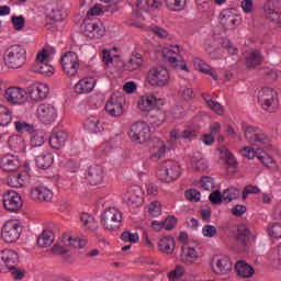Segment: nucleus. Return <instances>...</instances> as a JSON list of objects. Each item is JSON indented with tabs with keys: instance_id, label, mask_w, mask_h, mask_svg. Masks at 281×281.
<instances>
[{
	"instance_id": "f257e3e1",
	"label": "nucleus",
	"mask_w": 281,
	"mask_h": 281,
	"mask_svg": "<svg viewBox=\"0 0 281 281\" xmlns=\"http://www.w3.org/2000/svg\"><path fill=\"white\" fill-rule=\"evenodd\" d=\"M245 138L252 147H244L240 155L247 159L257 157L266 168H276V160L269 154L260 151L263 148H271V136L262 130L252 125H243Z\"/></svg>"
},
{
	"instance_id": "f03ea898",
	"label": "nucleus",
	"mask_w": 281,
	"mask_h": 281,
	"mask_svg": "<svg viewBox=\"0 0 281 281\" xmlns=\"http://www.w3.org/2000/svg\"><path fill=\"white\" fill-rule=\"evenodd\" d=\"M27 61V50L21 45H12L4 53V65L9 69H21Z\"/></svg>"
},
{
	"instance_id": "7ed1b4c3",
	"label": "nucleus",
	"mask_w": 281,
	"mask_h": 281,
	"mask_svg": "<svg viewBox=\"0 0 281 281\" xmlns=\"http://www.w3.org/2000/svg\"><path fill=\"white\" fill-rule=\"evenodd\" d=\"M156 177L162 183H172L181 177V166L175 160H166L158 166Z\"/></svg>"
},
{
	"instance_id": "20e7f679",
	"label": "nucleus",
	"mask_w": 281,
	"mask_h": 281,
	"mask_svg": "<svg viewBox=\"0 0 281 281\" xmlns=\"http://www.w3.org/2000/svg\"><path fill=\"white\" fill-rule=\"evenodd\" d=\"M258 104L267 113H276L280 101L278 100V92L272 88H262L258 92Z\"/></svg>"
},
{
	"instance_id": "39448f33",
	"label": "nucleus",
	"mask_w": 281,
	"mask_h": 281,
	"mask_svg": "<svg viewBox=\"0 0 281 281\" xmlns=\"http://www.w3.org/2000/svg\"><path fill=\"white\" fill-rule=\"evenodd\" d=\"M122 221H124V215L115 207H108L101 214V225L108 232H117L122 226Z\"/></svg>"
},
{
	"instance_id": "423d86ee",
	"label": "nucleus",
	"mask_w": 281,
	"mask_h": 281,
	"mask_svg": "<svg viewBox=\"0 0 281 281\" xmlns=\"http://www.w3.org/2000/svg\"><path fill=\"white\" fill-rule=\"evenodd\" d=\"M128 137L134 144H146L150 139V125L146 122L132 124Z\"/></svg>"
},
{
	"instance_id": "0eeeda50",
	"label": "nucleus",
	"mask_w": 281,
	"mask_h": 281,
	"mask_svg": "<svg viewBox=\"0 0 281 281\" xmlns=\"http://www.w3.org/2000/svg\"><path fill=\"white\" fill-rule=\"evenodd\" d=\"M147 82L160 89L170 83V72L164 67H154L147 74Z\"/></svg>"
},
{
	"instance_id": "6e6552de",
	"label": "nucleus",
	"mask_w": 281,
	"mask_h": 281,
	"mask_svg": "<svg viewBox=\"0 0 281 281\" xmlns=\"http://www.w3.org/2000/svg\"><path fill=\"white\" fill-rule=\"evenodd\" d=\"M60 63L64 74L70 78L76 76L80 69V58L76 52L65 53L60 58Z\"/></svg>"
},
{
	"instance_id": "1a4fd4ad",
	"label": "nucleus",
	"mask_w": 281,
	"mask_h": 281,
	"mask_svg": "<svg viewBox=\"0 0 281 281\" xmlns=\"http://www.w3.org/2000/svg\"><path fill=\"white\" fill-rule=\"evenodd\" d=\"M36 117L42 124H54L58 117V110L54 104L41 103L36 109Z\"/></svg>"
},
{
	"instance_id": "9d476101",
	"label": "nucleus",
	"mask_w": 281,
	"mask_h": 281,
	"mask_svg": "<svg viewBox=\"0 0 281 281\" xmlns=\"http://www.w3.org/2000/svg\"><path fill=\"white\" fill-rule=\"evenodd\" d=\"M199 136L196 130L186 128L181 130H172L170 132L169 144H171V148H175L179 142H184V144H190V142H194V139Z\"/></svg>"
},
{
	"instance_id": "9b49d317",
	"label": "nucleus",
	"mask_w": 281,
	"mask_h": 281,
	"mask_svg": "<svg viewBox=\"0 0 281 281\" xmlns=\"http://www.w3.org/2000/svg\"><path fill=\"white\" fill-rule=\"evenodd\" d=\"M48 60L49 54H47V50L37 53L33 65V71H35V74H42V76H54V66L47 64Z\"/></svg>"
},
{
	"instance_id": "f8f14e48",
	"label": "nucleus",
	"mask_w": 281,
	"mask_h": 281,
	"mask_svg": "<svg viewBox=\"0 0 281 281\" xmlns=\"http://www.w3.org/2000/svg\"><path fill=\"white\" fill-rule=\"evenodd\" d=\"M124 0H102L88 11V16H100L104 12H117L120 3Z\"/></svg>"
},
{
	"instance_id": "ddd939ff",
	"label": "nucleus",
	"mask_w": 281,
	"mask_h": 281,
	"mask_svg": "<svg viewBox=\"0 0 281 281\" xmlns=\"http://www.w3.org/2000/svg\"><path fill=\"white\" fill-rule=\"evenodd\" d=\"M281 0H267L263 5V16L272 23H281Z\"/></svg>"
},
{
	"instance_id": "4468645a",
	"label": "nucleus",
	"mask_w": 281,
	"mask_h": 281,
	"mask_svg": "<svg viewBox=\"0 0 281 281\" xmlns=\"http://www.w3.org/2000/svg\"><path fill=\"white\" fill-rule=\"evenodd\" d=\"M81 32L88 38H102L104 36L106 29L104 24L91 21H85L81 25Z\"/></svg>"
},
{
	"instance_id": "2eb2a0df",
	"label": "nucleus",
	"mask_w": 281,
	"mask_h": 281,
	"mask_svg": "<svg viewBox=\"0 0 281 281\" xmlns=\"http://www.w3.org/2000/svg\"><path fill=\"white\" fill-rule=\"evenodd\" d=\"M19 223L14 221L7 222L1 231V237L4 243H16L19 236H21Z\"/></svg>"
},
{
	"instance_id": "dca6fc26",
	"label": "nucleus",
	"mask_w": 281,
	"mask_h": 281,
	"mask_svg": "<svg viewBox=\"0 0 281 281\" xmlns=\"http://www.w3.org/2000/svg\"><path fill=\"white\" fill-rule=\"evenodd\" d=\"M29 95L33 102H43L49 95V86L43 82H35L29 87Z\"/></svg>"
},
{
	"instance_id": "f3484780",
	"label": "nucleus",
	"mask_w": 281,
	"mask_h": 281,
	"mask_svg": "<svg viewBox=\"0 0 281 281\" xmlns=\"http://www.w3.org/2000/svg\"><path fill=\"white\" fill-rule=\"evenodd\" d=\"M220 21L226 30H234L236 25H240V15L236 14L235 9H224L220 13Z\"/></svg>"
},
{
	"instance_id": "a211bd4d",
	"label": "nucleus",
	"mask_w": 281,
	"mask_h": 281,
	"mask_svg": "<svg viewBox=\"0 0 281 281\" xmlns=\"http://www.w3.org/2000/svg\"><path fill=\"white\" fill-rule=\"evenodd\" d=\"M4 98L10 104H25L27 102V92L19 87H10L4 92Z\"/></svg>"
},
{
	"instance_id": "6ab92c4d",
	"label": "nucleus",
	"mask_w": 281,
	"mask_h": 281,
	"mask_svg": "<svg viewBox=\"0 0 281 281\" xmlns=\"http://www.w3.org/2000/svg\"><path fill=\"white\" fill-rule=\"evenodd\" d=\"M124 99L117 97V94H112L105 103V111L111 115V117H120L124 113Z\"/></svg>"
},
{
	"instance_id": "aec40b11",
	"label": "nucleus",
	"mask_w": 281,
	"mask_h": 281,
	"mask_svg": "<svg viewBox=\"0 0 281 281\" xmlns=\"http://www.w3.org/2000/svg\"><path fill=\"white\" fill-rule=\"evenodd\" d=\"M116 48H112L111 50L109 49H103L102 50V60L109 69L115 68V69H124V66L126 63L122 60V57L120 55L113 54Z\"/></svg>"
},
{
	"instance_id": "412c9836",
	"label": "nucleus",
	"mask_w": 281,
	"mask_h": 281,
	"mask_svg": "<svg viewBox=\"0 0 281 281\" xmlns=\"http://www.w3.org/2000/svg\"><path fill=\"white\" fill-rule=\"evenodd\" d=\"M124 203L131 205V207H142L144 203V195L142 193V188L133 187L123 195Z\"/></svg>"
},
{
	"instance_id": "4be33fe9",
	"label": "nucleus",
	"mask_w": 281,
	"mask_h": 281,
	"mask_svg": "<svg viewBox=\"0 0 281 281\" xmlns=\"http://www.w3.org/2000/svg\"><path fill=\"white\" fill-rule=\"evenodd\" d=\"M211 269L217 276H227L233 269L232 260L229 257H217L213 260Z\"/></svg>"
},
{
	"instance_id": "5701e85b",
	"label": "nucleus",
	"mask_w": 281,
	"mask_h": 281,
	"mask_svg": "<svg viewBox=\"0 0 281 281\" xmlns=\"http://www.w3.org/2000/svg\"><path fill=\"white\" fill-rule=\"evenodd\" d=\"M220 155L221 158L224 160L227 173L234 175V172L238 170V161L236 160V157H234V154L229 151V148H227V146L223 145L220 147Z\"/></svg>"
},
{
	"instance_id": "b1692460",
	"label": "nucleus",
	"mask_w": 281,
	"mask_h": 281,
	"mask_svg": "<svg viewBox=\"0 0 281 281\" xmlns=\"http://www.w3.org/2000/svg\"><path fill=\"white\" fill-rule=\"evenodd\" d=\"M3 205L8 212H16L20 207L23 206V202L21 201V195L15 191H8L4 193L3 198Z\"/></svg>"
},
{
	"instance_id": "393cba45",
	"label": "nucleus",
	"mask_w": 281,
	"mask_h": 281,
	"mask_svg": "<svg viewBox=\"0 0 281 281\" xmlns=\"http://www.w3.org/2000/svg\"><path fill=\"white\" fill-rule=\"evenodd\" d=\"M19 265V254L14 250L3 249L0 250V267L7 269H14Z\"/></svg>"
},
{
	"instance_id": "a878e982",
	"label": "nucleus",
	"mask_w": 281,
	"mask_h": 281,
	"mask_svg": "<svg viewBox=\"0 0 281 281\" xmlns=\"http://www.w3.org/2000/svg\"><path fill=\"white\" fill-rule=\"evenodd\" d=\"M254 238L251 235V231L245 224H240L237 226L236 240L238 245L241 247L243 251L247 250V245Z\"/></svg>"
},
{
	"instance_id": "bb28decb",
	"label": "nucleus",
	"mask_w": 281,
	"mask_h": 281,
	"mask_svg": "<svg viewBox=\"0 0 281 281\" xmlns=\"http://www.w3.org/2000/svg\"><path fill=\"white\" fill-rule=\"evenodd\" d=\"M1 168L4 172H14L21 167V160L19 157L12 154H8L1 158Z\"/></svg>"
},
{
	"instance_id": "cd10ccee",
	"label": "nucleus",
	"mask_w": 281,
	"mask_h": 281,
	"mask_svg": "<svg viewBox=\"0 0 281 281\" xmlns=\"http://www.w3.org/2000/svg\"><path fill=\"white\" fill-rule=\"evenodd\" d=\"M265 57L258 49H250L245 54V63L247 69H256L259 65H262Z\"/></svg>"
},
{
	"instance_id": "c85d7f7f",
	"label": "nucleus",
	"mask_w": 281,
	"mask_h": 281,
	"mask_svg": "<svg viewBox=\"0 0 281 281\" xmlns=\"http://www.w3.org/2000/svg\"><path fill=\"white\" fill-rule=\"evenodd\" d=\"M159 104H161V99H157L153 94L143 95L138 100V109L143 112L154 111Z\"/></svg>"
},
{
	"instance_id": "c756f323",
	"label": "nucleus",
	"mask_w": 281,
	"mask_h": 281,
	"mask_svg": "<svg viewBox=\"0 0 281 281\" xmlns=\"http://www.w3.org/2000/svg\"><path fill=\"white\" fill-rule=\"evenodd\" d=\"M86 179L90 183V186H100V183H102V179H104V172L102 170V166L100 165L91 166L88 170V175Z\"/></svg>"
},
{
	"instance_id": "7c9ffc66",
	"label": "nucleus",
	"mask_w": 281,
	"mask_h": 281,
	"mask_svg": "<svg viewBox=\"0 0 281 281\" xmlns=\"http://www.w3.org/2000/svg\"><path fill=\"white\" fill-rule=\"evenodd\" d=\"M27 181H30V173L27 171L12 173L7 178V184L10 188H23Z\"/></svg>"
},
{
	"instance_id": "2f4dec72",
	"label": "nucleus",
	"mask_w": 281,
	"mask_h": 281,
	"mask_svg": "<svg viewBox=\"0 0 281 281\" xmlns=\"http://www.w3.org/2000/svg\"><path fill=\"white\" fill-rule=\"evenodd\" d=\"M199 260V252L193 247L182 246L180 254V262L183 265H194Z\"/></svg>"
},
{
	"instance_id": "473e14b6",
	"label": "nucleus",
	"mask_w": 281,
	"mask_h": 281,
	"mask_svg": "<svg viewBox=\"0 0 281 281\" xmlns=\"http://www.w3.org/2000/svg\"><path fill=\"white\" fill-rule=\"evenodd\" d=\"M46 12L47 16L53 21H64L65 16H67L63 4L58 3L48 4L46 8Z\"/></svg>"
},
{
	"instance_id": "72a5a7b5",
	"label": "nucleus",
	"mask_w": 281,
	"mask_h": 281,
	"mask_svg": "<svg viewBox=\"0 0 281 281\" xmlns=\"http://www.w3.org/2000/svg\"><path fill=\"white\" fill-rule=\"evenodd\" d=\"M31 196H32V199H35L37 201L49 202V201H52V199H54V193L52 192V190H49L43 186H38V187H34L31 190Z\"/></svg>"
},
{
	"instance_id": "f704fd0d",
	"label": "nucleus",
	"mask_w": 281,
	"mask_h": 281,
	"mask_svg": "<svg viewBox=\"0 0 281 281\" xmlns=\"http://www.w3.org/2000/svg\"><path fill=\"white\" fill-rule=\"evenodd\" d=\"M95 88V79L93 78H83L80 79L76 85H75V91L79 94L82 93H91L93 89Z\"/></svg>"
},
{
	"instance_id": "c9c22d12",
	"label": "nucleus",
	"mask_w": 281,
	"mask_h": 281,
	"mask_svg": "<svg viewBox=\"0 0 281 281\" xmlns=\"http://www.w3.org/2000/svg\"><path fill=\"white\" fill-rule=\"evenodd\" d=\"M86 131L90 133H102L104 131V125L100 121L98 116H89L86 122L83 123Z\"/></svg>"
},
{
	"instance_id": "e433bc0d",
	"label": "nucleus",
	"mask_w": 281,
	"mask_h": 281,
	"mask_svg": "<svg viewBox=\"0 0 281 281\" xmlns=\"http://www.w3.org/2000/svg\"><path fill=\"white\" fill-rule=\"evenodd\" d=\"M193 67L196 69V71H201L202 74H209L211 75V78H213L214 80H218V75H216V71H213L212 67L203 61V59L194 57Z\"/></svg>"
},
{
	"instance_id": "4c0bfd02",
	"label": "nucleus",
	"mask_w": 281,
	"mask_h": 281,
	"mask_svg": "<svg viewBox=\"0 0 281 281\" xmlns=\"http://www.w3.org/2000/svg\"><path fill=\"white\" fill-rule=\"evenodd\" d=\"M191 168L195 170V172H205L207 169V160L201 156V153L196 151L191 157Z\"/></svg>"
},
{
	"instance_id": "58836bf2",
	"label": "nucleus",
	"mask_w": 281,
	"mask_h": 281,
	"mask_svg": "<svg viewBox=\"0 0 281 281\" xmlns=\"http://www.w3.org/2000/svg\"><path fill=\"white\" fill-rule=\"evenodd\" d=\"M67 132H56L49 137V146L56 150H60L67 142Z\"/></svg>"
},
{
	"instance_id": "ea45409f",
	"label": "nucleus",
	"mask_w": 281,
	"mask_h": 281,
	"mask_svg": "<svg viewBox=\"0 0 281 281\" xmlns=\"http://www.w3.org/2000/svg\"><path fill=\"white\" fill-rule=\"evenodd\" d=\"M179 54H181V48L179 45H171L162 48L161 50L162 58L169 63H177V56H179Z\"/></svg>"
},
{
	"instance_id": "a19ab883",
	"label": "nucleus",
	"mask_w": 281,
	"mask_h": 281,
	"mask_svg": "<svg viewBox=\"0 0 281 281\" xmlns=\"http://www.w3.org/2000/svg\"><path fill=\"white\" fill-rule=\"evenodd\" d=\"M35 164L41 170H47L54 164V155L52 153L40 155L35 158Z\"/></svg>"
},
{
	"instance_id": "79ce46f5",
	"label": "nucleus",
	"mask_w": 281,
	"mask_h": 281,
	"mask_svg": "<svg viewBox=\"0 0 281 281\" xmlns=\"http://www.w3.org/2000/svg\"><path fill=\"white\" fill-rule=\"evenodd\" d=\"M130 5L132 8H137L138 10H147L151 8H159L161 2L158 0H128Z\"/></svg>"
},
{
	"instance_id": "37998d69",
	"label": "nucleus",
	"mask_w": 281,
	"mask_h": 281,
	"mask_svg": "<svg viewBox=\"0 0 281 281\" xmlns=\"http://www.w3.org/2000/svg\"><path fill=\"white\" fill-rule=\"evenodd\" d=\"M64 244L69 245L70 247H75V249H82L87 245V238L79 237L76 235L69 236L65 235L63 237Z\"/></svg>"
},
{
	"instance_id": "c03bdc74",
	"label": "nucleus",
	"mask_w": 281,
	"mask_h": 281,
	"mask_svg": "<svg viewBox=\"0 0 281 281\" xmlns=\"http://www.w3.org/2000/svg\"><path fill=\"white\" fill-rule=\"evenodd\" d=\"M8 144L9 148H11V150H14L15 153H23V150H25V139L23 138V136H10Z\"/></svg>"
},
{
	"instance_id": "a18cd8bd",
	"label": "nucleus",
	"mask_w": 281,
	"mask_h": 281,
	"mask_svg": "<svg viewBox=\"0 0 281 281\" xmlns=\"http://www.w3.org/2000/svg\"><path fill=\"white\" fill-rule=\"evenodd\" d=\"M148 122L151 126H161L166 122V112L157 109L148 114Z\"/></svg>"
},
{
	"instance_id": "49530a36",
	"label": "nucleus",
	"mask_w": 281,
	"mask_h": 281,
	"mask_svg": "<svg viewBox=\"0 0 281 281\" xmlns=\"http://www.w3.org/2000/svg\"><path fill=\"white\" fill-rule=\"evenodd\" d=\"M158 248L162 254H172L175 251V238L170 236L161 237Z\"/></svg>"
},
{
	"instance_id": "de8ad7c7",
	"label": "nucleus",
	"mask_w": 281,
	"mask_h": 281,
	"mask_svg": "<svg viewBox=\"0 0 281 281\" xmlns=\"http://www.w3.org/2000/svg\"><path fill=\"white\" fill-rule=\"evenodd\" d=\"M235 270L237 271V276L240 278H251V276L256 273V270H254L251 266L245 263V261H238L235 265Z\"/></svg>"
},
{
	"instance_id": "09e8293b",
	"label": "nucleus",
	"mask_w": 281,
	"mask_h": 281,
	"mask_svg": "<svg viewBox=\"0 0 281 281\" xmlns=\"http://www.w3.org/2000/svg\"><path fill=\"white\" fill-rule=\"evenodd\" d=\"M144 65V59H142V55H135L130 58L127 63L124 65L125 71H137L139 67Z\"/></svg>"
},
{
	"instance_id": "8fccbe9b",
	"label": "nucleus",
	"mask_w": 281,
	"mask_h": 281,
	"mask_svg": "<svg viewBox=\"0 0 281 281\" xmlns=\"http://www.w3.org/2000/svg\"><path fill=\"white\" fill-rule=\"evenodd\" d=\"M166 153H168V147H166L164 142H158L157 146H155L151 150V161H159V159H161Z\"/></svg>"
},
{
	"instance_id": "3c124183",
	"label": "nucleus",
	"mask_w": 281,
	"mask_h": 281,
	"mask_svg": "<svg viewBox=\"0 0 281 281\" xmlns=\"http://www.w3.org/2000/svg\"><path fill=\"white\" fill-rule=\"evenodd\" d=\"M80 221L83 227H86V229H88L89 232L98 229V222H95V218H93V216L89 215L88 213H82L80 215Z\"/></svg>"
},
{
	"instance_id": "603ef678",
	"label": "nucleus",
	"mask_w": 281,
	"mask_h": 281,
	"mask_svg": "<svg viewBox=\"0 0 281 281\" xmlns=\"http://www.w3.org/2000/svg\"><path fill=\"white\" fill-rule=\"evenodd\" d=\"M54 243V233L50 231H44L37 238V245L40 247H49Z\"/></svg>"
},
{
	"instance_id": "864d4df0",
	"label": "nucleus",
	"mask_w": 281,
	"mask_h": 281,
	"mask_svg": "<svg viewBox=\"0 0 281 281\" xmlns=\"http://www.w3.org/2000/svg\"><path fill=\"white\" fill-rule=\"evenodd\" d=\"M240 196V191L236 188L225 189L222 193V199L224 203H232V201H236Z\"/></svg>"
},
{
	"instance_id": "5fc2aeb1",
	"label": "nucleus",
	"mask_w": 281,
	"mask_h": 281,
	"mask_svg": "<svg viewBox=\"0 0 281 281\" xmlns=\"http://www.w3.org/2000/svg\"><path fill=\"white\" fill-rule=\"evenodd\" d=\"M14 128L16 133H21V134L29 133V135H31V133H34V125L25 121H15Z\"/></svg>"
},
{
	"instance_id": "6e6d98bb",
	"label": "nucleus",
	"mask_w": 281,
	"mask_h": 281,
	"mask_svg": "<svg viewBox=\"0 0 281 281\" xmlns=\"http://www.w3.org/2000/svg\"><path fill=\"white\" fill-rule=\"evenodd\" d=\"M12 122V113L5 106L0 104V126H8Z\"/></svg>"
},
{
	"instance_id": "4d7b16f0",
	"label": "nucleus",
	"mask_w": 281,
	"mask_h": 281,
	"mask_svg": "<svg viewBox=\"0 0 281 281\" xmlns=\"http://www.w3.org/2000/svg\"><path fill=\"white\" fill-rule=\"evenodd\" d=\"M31 137V145L34 147L43 146L45 144V132L36 131Z\"/></svg>"
},
{
	"instance_id": "13d9d810",
	"label": "nucleus",
	"mask_w": 281,
	"mask_h": 281,
	"mask_svg": "<svg viewBox=\"0 0 281 281\" xmlns=\"http://www.w3.org/2000/svg\"><path fill=\"white\" fill-rule=\"evenodd\" d=\"M268 234L271 238H281V223L274 222L268 225Z\"/></svg>"
},
{
	"instance_id": "bf43d9fd",
	"label": "nucleus",
	"mask_w": 281,
	"mask_h": 281,
	"mask_svg": "<svg viewBox=\"0 0 281 281\" xmlns=\"http://www.w3.org/2000/svg\"><path fill=\"white\" fill-rule=\"evenodd\" d=\"M166 5L169 10L177 12L186 8V0H166Z\"/></svg>"
},
{
	"instance_id": "052dcab7",
	"label": "nucleus",
	"mask_w": 281,
	"mask_h": 281,
	"mask_svg": "<svg viewBox=\"0 0 281 281\" xmlns=\"http://www.w3.org/2000/svg\"><path fill=\"white\" fill-rule=\"evenodd\" d=\"M205 102L207 104V108L217 115H223V113H225V109L223 108V105H221V103L210 99H205Z\"/></svg>"
},
{
	"instance_id": "680f3d73",
	"label": "nucleus",
	"mask_w": 281,
	"mask_h": 281,
	"mask_svg": "<svg viewBox=\"0 0 281 281\" xmlns=\"http://www.w3.org/2000/svg\"><path fill=\"white\" fill-rule=\"evenodd\" d=\"M121 240H123V243H130L133 245V243H137V240H139V235L137 233L125 231L121 235Z\"/></svg>"
},
{
	"instance_id": "e2e57ef3",
	"label": "nucleus",
	"mask_w": 281,
	"mask_h": 281,
	"mask_svg": "<svg viewBox=\"0 0 281 281\" xmlns=\"http://www.w3.org/2000/svg\"><path fill=\"white\" fill-rule=\"evenodd\" d=\"M183 273H186V269L181 266H177L175 270H171L168 273L169 281H177L182 278Z\"/></svg>"
},
{
	"instance_id": "0e129e2a",
	"label": "nucleus",
	"mask_w": 281,
	"mask_h": 281,
	"mask_svg": "<svg viewBox=\"0 0 281 281\" xmlns=\"http://www.w3.org/2000/svg\"><path fill=\"white\" fill-rule=\"evenodd\" d=\"M148 212L150 216L157 217L161 216V202L155 200L148 206Z\"/></svg>"
},
{
	"instance_id": "69168bd1",
	"label": "nucleus",
	"mask_w": 281,
	"mask_h": 281,
	"mask_svg": "<svg viewBox=\"0 0 281 281\" xmlns=\"http://www.w3.org/2000/svg\"><path fill=\"white\" fill-rule=\"evenodd\" d=\"M216 234H218V231L214 225L207 224V225H204L202 228V235L204 236V238H214Z\"/></svg>"
},
{
	"instance_id": "338daca9",
	"label": "nucleus",
	"mask_w": 281,
	"mask_h": 281,
	"mask_svg": "<svg viewBox=\"0 0 281 281\" xmlns=\"http://www.w3.org/2000/svg\"><path fill=\"white\" fill-rule=\"evenodd\" d=\"M186 198L189 201H192L193 203H196L198 201H201V192H199L196 189H189L186 191Z\"/></svg>"
},
{
	"instance_id": "774afa93",
	"label": "nucleus",
	"mask_w": 281,
	"mask_h": 281,
	"mask_svg": "<svg viewBox=\"0 0 281 281\" xmlns=\"http://www.w3.org/2000/svg\"><path fill=\"white\" fill-rule=\"evenodd\" d=\"M209 201H211L213 205H221L223 203V194H221V191L218 190L213 191L209 195Z\"/></svg>"
}]
</instances>
